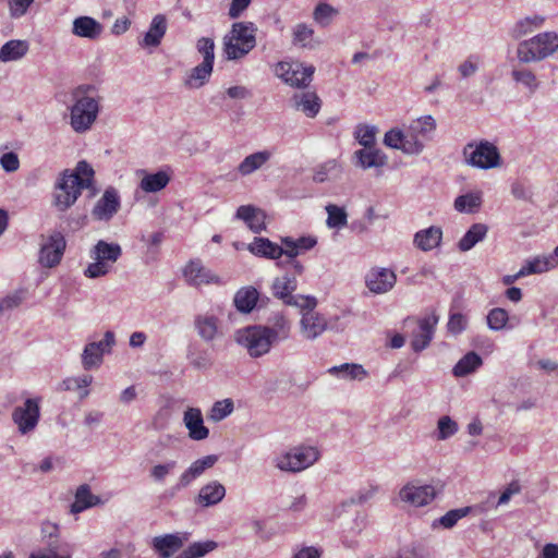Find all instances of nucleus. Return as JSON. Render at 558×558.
Wrapping results in <instances>:
<instances>
[{
  "instance_id": "nucleus-54",
  "label": "nucleus",
  "mask_w": 558,
  "mask_h": 558,
  "mask_svg": "<svg viewBox=\"0 0 558 558\" xmlns=\"http://www.w3.org/2000/svg\"><path fill=\"white\" fill-rule=\"evenodd\" d=\"M487 326L490 330L500 331L507 328V323L509 320V314L505 308L494 307L492 308L487 316Z\"/></svg>"
},
{
  "instance_id": "nucleus-2",
  "label": "nucleus",
  "mask_w": 558,
  "mask_h": 558,
  "mask_svg": "<svg viewBox=\"0 0 558 558\" xmlns=\"http://www.w3.org/2000/svg\"><path fill=\"white\" fill-rule=\"evenodd\" d=\"M435 130V119L432 116H423L412 120L405 130L393 128L387 131L384 144L405 155H420L424 150V142L433 137Z\"/></svg>"
},
{
  "instance_id": "nucleus-31",
  "label": "nucleus",
  "mask_w": 558,
  "mask_h": 558,
  "mask_svg": "<svg viewBox=\"0 0 558 558\" xmlns=\"http://www.w3.org/2000/svg\"><path fill=\"white\" fill-rule=\"evenodd\" d=\"M194 326L197 335L206 342H211L219 336V319L213 314L197 315Z\"/></svg>"
},
{
  "instance_id": "nucleus-25",
  "label": "nucleus",
  "mask_w": 558,
  "mask_h": 558,
  "mask_svg": "<svg viewBox=\"0 0 558 558\" xmlns=\"http://www.w3.org/2000/svg\"><path fill=\"white\" fill-rule=\"evenodd\" d=\"M290 101L294 109L302 111L308 118L316 117L322 107L319 97L311 90L294 93Z\"/></svg>"
},
{
  "instance_id": "nucleus-51",
  "label": "nucleus",
  "mask_w": 558,
  "mask_h": 558,
  "mask_svg": "<svg viewBox=\"0 0 558 558\" xmlns=\"http://www.w3.org/2000/svg\"><path fill=\"white\" fill-rule=\"evenodd\" d=\"M341 174V167L335 160H328L315 169L313 180L323 183L327 180L337 179Z\"/></svg>"
},
{
  "instance_id": "nucleus-11",
  "label": "nucleus",
  "mask_w": 558,
  "mask_h": 558,
  "mask_svg": "<svg viewBox=\"0 0 558 558\" xmlns=\"http://www.w3.org/2000/svg\"><path fill=\"white\" fill-rule=\"evenodd\" d=\"M298 288L296 277L291 274H284L274 279L271 291L274 296L281 300L286 305L300 308L315 307L317 302L314 296L294 295Z\"/></svg>"
},
{
  "instance_id": "nucleus-5",
  "label": "nucleus",
  "mask_w": 558,
  "mask_h": 558,
  "mask_svg": "<svg viewBox=\"0 0 558 558\" xmlns=\"http://www.w3.org/2000/svg\"><path fill=\"white\" fill-rule=\"evenodd\" d=\"M558 50V34L555 32L539 33L530 39L522 40L517 47V59L522 64L539 62Z\"/></svg>"
},
{
  "instance_id": "nucleus-64",
  "label": "nucleus",
  "mask_w": 558,
  "mask_h": 558,
  "mask_svg": "<svg viewBox=\"0 0 558 558\" xmlns=\"http://www.w3.org/2000/svg\"><path fill=\"white\" fill-rule=\"evenodd\" d=\"M448 330L454 335L462 332L466 327V318L460 313H453L447 324Z\"/></svg>"
},
{
  "instance_id": "nucleus-28",
  "label": "nucleus",
  "mask_w": 558,
  "mask_h": 558,
  "mask_svg": "<svg viewBox=\"0 0 558 558\" xmlns=\"http://www.w3.org/2000/svg\"><path fill=\"white\" fill-rule=\"evenodd\" d=\"M247 248L255 256L278 262L284 256L283 245H279L267 238H255Z\"/></svg>"
},
{
  "instance_id": "nucleus-45",
  "label": "nucleus",
  "mask_w": 558,
  "mask_h": 558,
  "mask_svg": "<svg viewBox=\"0 0 558 558\" xmlns=\"http://www.w3.org/2000/svg\"><path fill=\"white\" fill-rule=\"evenodd\" d=\"M482 363V357L477 353L469 352L453 366L452 374L456 377H464L476 371Z\"/></svg>"
},
{
  "instance_id": "nucleus-57",
  "label": "nucleus",
  "mask_w": 558,
  "mask_h": 558,
  "mask_svg": "<svg viewBox=\"0 0 558 558\" xmlns=\"http://www.w3.org/2000/svg\"><path fill=\"white\" fill-rule=\"evenodd\" d=\"M234 410L233 401L231 399H225L217 401L211 407L209 417L214 422H220L229 416Z\"/></svg>"
},
{
  "instance_id": "nucleus-36",
  "label": "nucleus",
  "mask_w": 558,
  "mask_h": 558,
  "mask_svg": "<svg viewBox=\"0 0 558 558\" xmlns=\"http://www.w3.org/2000/svg\"><path fill=\"white\" fill-rule=\"evenodd\" d=\"M72 32L75 36L95 39L101 34L102 26L90 16H80L73 21Z\"/></svg>"
},
{
  "instance_id": "nucleus-18",
  "label": "nucleus",
  "mask_w": 558,
  "mask_h": 558,
  "mask_svg": "<svg viewBox=\"0 0 558 558\" xmlns=\"http://www.w3.org/2000/svg\"><path fill=\"white\" fill-rule=\"evenodd\" d=\"M397 282L395 271L384 267H373L365 275V286L374 294L389 292Z\"/></svg>"
},
{
  "instance_id": "nucleus-17",
  "label": "nucleus",
  "mask_w": 558,
  "mask_h": 558,
  "mask_svg": "<svg viewBox=\"0 0 558 558\" xmlns=\"http://www.w3.org/2000/svg\"><path fill=\"white\" fill-rule=\"evenodd\" d=\"M66 242L64 235L61 232H53L47 240L41 244L39 252V263L44 267L57 266L64 253Z\"/></svg>"
},
{
  "instance_id": "nucleus-52",
  "label": "nucleus",
  "mask_w": 558,
  "mask_h": 558,
  "mask_svg": "<svg viewBox=\"0 0 558 558\" xmlns=\"http://www.w3.org/2000/svg\"><path fill=\"white\" fill-rule=\"evenodd\" d=\"M327 220L326 225L329 229H341L348 223V215L343 207L333 204L326 206Z\"/></svg>"
},
{
  "instance_id": "nucleus-1",
  "label": "nucleus",
  "mask_w": 558,
  "mask_h": 558,
  "mask_svg": "<svg viewBox=\"0 0 558 558\" xmlns=\"http://www.w3.org/2000/svg\"><path fill=\"white\" fill-rule=\"evenodd\" d=\"M95 171L85 160L76 163L73 170L65 169L57 177L52 190V205L58 211L71 208L83 190L89 189L94 182Z\"/></svg>"
},
{
  "instance_id": "nucleus-63",
  "label": "nucleus",
  "mask_w": 558,
  "mask_h": 558,
  "mask_svg": "<svg viewBox=\"0 0 558 558\" xmlns=\"http://www.w3.org/2000/svg\"><path fill=\"white\" fill-rule=\"evenodd\" d=\"M0 166L5 172H15L20 168V159L16 153H4L0 157Z\"/></svg>"
},
{
  "instance_id": "nucleus-42",
  "label": "nucleus",
  "mask_w": 558,
  "mask_h": 558,
  "mask_svg": "<svg viewBox=\"0 0 558 558\" xmlns=\"http://www.w3.org/2000/svg\"><path fill=\"white\" fill-rule=\"evenodd\" d=\"M488 228L484 223H474L460 239L458 247L461 252H468L486 236Z\"/></svg>"
},
{
  "instance_id": "nucleus-49",
  "label": "nucleus",
  "mask_w": 558,
  "mask_h": 558,
  "mask_svg": "<svg viewBox=\"0 0 558 558\" xmlns=\"http://www.w3.org/2000/svg\"><path fill=\"white\" fill-rule=\"evenodd\" d=\"M470 512H471V507H462V508L449 510L442 517L435 520L432 523V527L436 529L438 526H441L444 529H451L458 523L459 520L465 518Z\"/></svg>"
},
{
  "instance_id": "nucleus-50",
  "label": "nucleus",
  "mask_w": 558,
  "mask_h": 558,
  "mask_svg": "<svg viewBox=\"0 0 558 558\" xmlns=\"http://www.w3.org/2000/svg\"><path fill=\"white\" fill-rule=\"evenodd\" d=\"M217 548L214 541L195 542L181 551L175 558H202Z\"/></svg>"
},
{
  "instance_id": "nucleus-60",
  "label": "nucleus",
  "mask_w": 558,
  "mask_h": 558,
  "mask_svg": "<svg viewBox=\"0 0 558 558\" xmlns=\"http://www.w3.org/2000/svg\"><path fill=\"white\" fill-rule=\"evenodd\" d=\"M336 14V10L327 4V3H319L313 13L314 20L322 24V25H328L331 17Z\"/></svg>"
},
{
  "instance_id": "nucleus-20",
  "label": "nucleus",
  "mask_w": 558,
  "mask_h": 558,
  "mask_svg": "<svg viewBox=\"0 0 558 558\" xmlns=\"http://www.w3.org/2000/svg\"><path fill=\"white\" fill-rule=\"evenodd\" d=\"M120 206L119 192L114 187H108L95 204L92 215L99 221H109L118 213Z\"/></svg>"
},
{
  "instance_id": "nucleus-30",
  "label": "nucleus",
  "mask_w": 558,
  "mask_h": 558,
  "mask_svg": "<svg viewBox=\"0 0 558 558\" xmlns=\"http://www.w3.org/2000/svg\"><path fill=\"white\" fill-rule=\"evenodd\" d=\"M442 230L440 227L430 226L414 234V245L423 252L432 251L441 243Z\"/></svg>"
},
{
  "instance_id": "nucleus-26",
  "label": "nucleus",
  "mask_w": 558,
  "mask_h": 558,
  "mask_svg": "<svg viewBox=\"0 0 558 558\" xmlns=\"http://www.w3.org/2000/svg\"><path fill=\"white\" fill-rule=\"evenodd\" d=\"M354 165L363 170L371 168H381L387 163V156L380 149L373 147H364L354 151Z\"/></svg>"
},
{
  "instance_id": "nucleus-14",
  "label": "nucleus",
  "mask_w": 558,
  "mask_h": 558,
  "mask_svg": "<svg viewBox=\"0 0 558 558\" xmlns=\"http://www.w3.org/2000/svg\"><path fill=\"white\" fill-rule=\"evenodd\" d=\"M438 316L430 314L418 319L407 318L405 327L415 325L411 333V348L414 352H421L426 349L433 340Z\"/></svg>"
},
{
  "instance_id": "nucleus-39",
  "label": "nucleus",
  "mask_w": 558,
  "mask_h": 558,
  "mask_svg": "<svg viewBox=\"0 0 558 558\" xmlns=\"http://www.w3.org/2000/svg\"><path fill=\"white\" fill-rule=\"evenodd\" d=\"M99 504H101L100 497L92 494L90 487L83 484L76 489L75 500L71 505V512L80 513Z\"/></svg>"
},
{
  "instance_id": "nucleus-6",
  "label": "nucleus",
  "mask_w": 558,
  "mask_h": 558,
  "mask_svg": "<svg viewBox=\"0 0 558 558\" xmlns=\"http://www.w3.org/2000/svg\"><path fill=\"white\" fill-rule=\"evenodd\" d=\"M464 162L473 168L489 170L501 167L502 158L498 147L486 140L471 142L462 150Z\"/></svg>"
},
{
  "instance_id": "nucleus-8",
  "label": "nucleus",
  "mask_w": 558,
  "mask_h": 558,
  "mask_svg": "<svg viewBox=\"0 0 558 558\" xmlns=\"http://www.w3.org/2000/svg\"><path fill=\"white\" fill-rule=\"evenodd\" d=\"M265 330L264 325H251L234 332V341L246 350L253 359L268 354L276 344Z\"/></svg>"
},
{
  "instance_id": "nucleus-55",
  "label": "nucleus",
  "mask_w": 558,
  "mask_h": 558,
  "mask_svg": "<svg viewBox=\"0 0 558 558\" xmlns=\"http://www.w3.org/2000/svg\"><path fill=\"white\" fill-rule=\"evenodd\" d=\"M177 465L178 463L174 460H169L165 463L155 464L150 469L149 475L154 482L158 484H163L166 478L174 472Z\"/></svg>"
},
{
  "instance_id": "nucleus-33",
  "label": "nucleus",
  "mask_w": 558,
  "mask_h": 558,
  "mask_svg": "<svg viewBox=\"0 0 558 558\" xmlns=\"http://www.w3.org/2000/svg\"><path fill=\"white\" fill-rule=\"evenodd\" d=\"M29 50V43L24 39H11L0 48V62L8 63L23 59Z\"/></svg>"
},
{
  "instance_id": "nucleus-61",
  "label": "nucleus",
  "mask_w": 558,
  "mask_h": 558,
  "mask_svg": "<svg viewBox=\"0 0 558 558\" xmlns=\"http://www.w3.org/2000/svg\"><path fill=\"white\" fill-rule=\"evenodd\" d=\"M480 58L475 54H471L464 60L459 66L458 71L463 78H468L475 74L478 70Z\"/></svg>"
},
{
  "instance_id": "nucleus-58",
  "label": "nucleus",
  "mask_w": 558,
  "mask_h": 558,
  "mask_svg": "<svg viewBox=\"0 0 558 558\" xmlns=\"http://www.w3.org/2000/svg\"><path fill=\"white\" fill-rule=\"evenodd\" d=\"M34 2L35 0H7L10 17L17 20L25 16Z\"/></svg>"
},
{
  "instance_id": "nucleus-35",
  "label": "nucleus",
  "mask_w": 558,
  "mask_h": 558,
  "mask_svg": "<svg viewBox=\"0 0 558 558\" xmlns=\"http://www.w3.org/2000/svg\"><path fill=\"white\" fill-rule=\"evenodd\" d=\"M167 32V21L161 14L154 16L148 31L140 41L142 47H157Z\"/></svg>"
},
{
  "instance_id": "nucleus-27",
  "label": "nucleus",
  "mask_w": 558,
  "mask_h": 558,
  "mask_svg": "<svg viewBox=\"0 0 558 558\" xmlns=\"http://www.w3.org/2000/svg\"><path fill=\"white\" fill-rule=\"evenodd\" d=\"M225 496V486L218 481H210L201 487L194 501L197 506L207 508L218 505Z\"/></svg>"
},
{
  "instance_id": "nucleus-13",
  "label": "nucleus",
  "mask_w": 558,
  "mask_h": 558,
  "mask_svg": "<svg viewBox=\"0 0 558 558\" xmlns=\"http://www.w3.org/2000/svg\"><path fill=\"white\" fill-rule=\"evenodd\" d=\"M41 398H28L22 405L16 407L12 412V421L22 435L35 430L40 418Z\"/></svg>"
},
{
  "instance_id": "nucleus-7",
  "label": "nucleus",
  "mask_w": 558,
  "mask_h": 558,
  "mask_svg": "<svg viewBox=\"0 0 558 558\" xmlns=\"http://www.w3.org/2000/svg\"><path fill=\"white\" fill-rule=\"evenodd\" d=\"M121 255L122 248L118 243L99 240L89 252L94 262L85 268L84 275L90 279L106 276Z\"/></svg>"
},
{
  "instance_id": "nucleus-19",
  "label": "nucleus",
  "mask_w": 558,
  "mask_h": 558,
  "mask_svg": "<svg viewBox=\"0 0 558 558\" xmlns=\"http://www.w3.org/2000/svg\"><path fill=\"white\" fill-rule=\"evenodd\" d=\"M185 281L193 287L203 284H221L222 280L210 269L206 268L199 259L191 260L183 269Z\"/></svg>"
},
{
  "instance_id": "nucleus-53",
  "label": "nucleus",
  "mask_w": 558,
  "mask_h": 558,
  "mask_svg": "<svg viewBox=\"0 0 558 558\" xmlns=\"http://www.w3.org/2000/svg\"><path fill=\"white\" fill-rule=\"evenodd\" d=\"M377 128L375 125L359 124L354 130V138L363 147L375 146Z\"/></svg>"
},
{
  "instance_id": "nucleus-21",
  "label": "nucleus",
  "mask_w": 558,
  "mask_h": 558,
  "mask_svg": "<svg viewBox=\"0 0 558 558\" xmlns=\"http://www.w3.org/2000/svg\"><path fill=\"white\" fill-rule=\"evenodd\" d=\"M189 536L186 532L165 534L154 537L151 545L159 558H169L189 541Z\"/></svg>"
},
{
  "instance_id": "nucleus-15",
  "label": "nucleus",
  "mask_w": 558,
  "mask_h": 558,
  "mask_svg": "<svg viewBox=\"0 0 558 558\" xmlns=\"http://www.w3.org/2000/svg\"><path fill=\"white\" fill-rule=\"evenodd\" d=\"M219 460L217 454L202 457L194 462L179 476L174 486L166 492V495L173 497L178 492L189 487L195 480L201 477L206 470L213 468Z\"/></svg>"
},
{
  "instance_id": "nucleus-44",
  "label": "nucleus",
  "mask_w": 558,
  "mask_h": 558,
  "mask_svg": "<svg viewBox=\"0 0 558 558\" xmlns=\"http://www.w3.org/2000/svg\"><path fill=\"white\" fill-rule=\"evenodd\" d=\"M511 77L517 84L524 86L531 94L535 93L541 85L536 74L527 68L513 66Z\"/></svg>"
},
{
  "instance_id": "nucleus-38",
  "label": "nucleus",
  "mask_w": 558,
  "mask_h": 558,
  "mask_svg": "<svg viewBox=\"0 0 558 558\" xmlns=\"http://www.w3.org/2000/svg\"><path fill=\"white\" fill-rule=\"evenodd\" d=\"M558 267V262L555 257L554 252L548 255H537L531 259H527L522 268L525 275L543 274Z\"/></svg>"
},
{
  "instance_id": "nucleus-47",
  "label": "nucleus",
  "mask_w": 558,
  "mask_h": 558,
  "mask_svg": "<svg viewBox=\"0 0 558 558\" xmlns=\"http://www.w3.org/2000/svg\"><path fill=\"white\" fill-rule=\"evenodd\" d=\"M482 205V192H470L458 196L454 199V209L459 213L471 214L476 211Z\"/></svg>"
},
{
  "instance_id": "nucleus-16",
  "label": "nucleus",
  "mask_w": 558,
  "mask_h": 558,
  "mask_svg": "<svg viewBox=\"0 0 558 558\" xmlns=\"http://www.w3.org/2000/svg\"><path fill=\"white\" fill-rule=\"evenodd\" d=\"M436 496L435 486L430 484L421 485L415 482L405 484L399 492L400 500L413 507H424L430 504Z\"/></svg>"
},
{
  "instance_id": "nucleus-29",
  "label": "nucleus",
  "mask_w": 558,
  "mask_h": 558,
  "mask_svg": "<svg viewBox=\"0 0 558 558\" xmlns=\"http://www.w3.org/2000/svg\"><path fill=\"white\" fill-rule=\"evenodd\" d=\"M280 242L284 247V257H298L314 248L317 244V238L314 235H302L296 239L282 236Z\"/></svg>"
},
{
  "instance_id": "nucleus-62",
  "label": "nucleus",
  "mask_w": 558,
  "mask_h": 558,
  "mask_svg": "<svg viewBox=\"0 0 558 558\" xmlns=\"http://www.w3.org/2000/svg\"><path fill=\"white\" fill-rule=\"evenodd\" d=\"M544 17L535 15L532 17H525L518 23L519 35H525L532 33L534 29L539 28L544 23Z\"/></svg>"
},
{
  "instance_id": "nucleus-46",
  "label": "nucleus",
  "mask_w": 558,
  "mask_h": 558,
  "mask_svg": "<svg viewBox=\"0 0 558 558\" xmlns=\"http://www.w3.org/2000/svg\"><path fill=\"white\" fill-rule=\"evenodd\" d=\"M92 383L93 376L87 374L77 377H66L60 383L58 389L62 391L81 390L80 397L84 399L89 395L87 387Z\"/></svg>"
},
{
  "instance_id": "nucleus-4",
  "label": "nucleus",
  "mask_w": 558,
  "mask_h": 558,
  "mask_svg": "<svg viewBox=\"0 0 558 558\" xmlns=\"http://www.w3.org/2000/svg\"><path fill=\"white\" fill-rule=\"evenodd\" d=\"M257 28L252 22H236L223 36L222 51L227 60H239L248 54L256 46Z\"/></svg>"
},
{
  "instance_id": "nucleus-59",
  "label": "nucleus",
  "mask_w": 558,
  "mask_h": 558,
  "mask_svg": "<svg viewBox=\"0 0 558 558\" xmlns=\"http://www.w3.org/2000/svg\"><path fill=\"white\" fill-rule=\"evenodd\" d=\"M197 51L203 56V62L214 64L215 61V43L209 37H201L196 43Z\"/></svg>"
},
{
  "instance_id": "nucleus-24",
  "label": "nucleus",
  "mask_w": 558,
  "mask_h": 558,
  "mask_svg": "<svg viewBox=\"0 0 558 558\" xmlns=\"http://www.w3.org/2000/svg\"><path fill=\"white\" fill-rule=\"evenodd\" d=\"M264 328L271 340L277 344L289 339L291 333V322L282 312L272 313L264 325Z\"/></svg>"
},
{
  "instance_id": "nucleus-56",
  "label": "nucleus",
  "mask_w": 558,
  "mask_h": 558,
  "mask_svg": "<svg viewBox=\"0 0 558 558\" xmlns=\"http://www.w3.org/2000/svg\"><path fill=\"white\" fill-rule=\"evenodd\" d=\"M459 427L456 421H453L450 416L444 415L439 417L437 422V439L446 440L452 437Z\"/></svg>"
},
{
  "instance_id": "nucleus-40",
  "label": "nucleus",
  "mask_w": 558,
  "mask_h": 558,
  "mask_svg": "<svg viewBox=\"0 0 558 558\" xmlns=\"http://www.w3.org/2000/svg\"><path fill=\"white\" fill-rule=\"evenodd\" d=\"M271 158L269 150H260L246 156L238 166V172L243 175H250L259 170Z\"/></svg>"
},
{
  "instance_id": "nucleus-41",
  "label": "nucleus",
  "mask_w": 558,
  "mask_h": 558,
  "mask_svg": "<svg viewBox=\"0 0 558 558\" xmlns=\"http://www.w3.org/2000/svg\"><path fill=\"white\" fill-rule=\"evenodd\" d=\"M328 373L338 378L351 380H363L368 375L363 365L356 363H343L332 366L328 369Z\"/></svg>"
},
{
  "instance_id": "nucleus-12",
  "label": "nucleus",
  "mask_w": 558,
  "mask_h": 558,
  "mask_svg": "<svg viewBox=\"0 0 558 558\" xmlns=\"http://www.w3.org/2000/svg\"><path fill=\"white\" fill-rule=\"evenodd\" d=\"M116 345V335L111 330H107L104 338L99 341H88L81 354L82 367L85 371L98 369L105 354H109Z\"/></svg>"
},
{
  "instance_id": "nucleus-9",
  "label": "nucleus",
  "mask_w": 558,
  "mask_h": 558,
  "mask_svg": "<svg viewBox=\"0 0 558 558\" xmlns=\"http://www.w3.org/2000/svg\"><path fill=\"white\" fill-rule=\"evenodd\" d=\"M319 459L314 446H298L274 458V465L282 472L298 473L312 466Z\"/></svg>"
},
{
  "instance_id": "nucleus-37",
  "label": "nucleus",
  "mask_w": 558,
  "mask_h": 558,
  "mask_svg": "<svg viewBox=\"0 0 558 558\" xmlns=\"http://www.w3.org/2000/svg\"><path fill=\"white\" fill-rule=\"evenodd\" d=\"M143 177L140 181V189L145 193H157L163 190L170 182V175L166 171H158L155 173H147L141 171Z\"/></svg>"
},
{
  "instance_id": "nucleus-10",
  "label": "nucleus",
  "mask_w": 558,
  "mask_h": 558,
  "mask_svg": "<svg viewBox=\"0 0 558 558\" xmlns=\"http://www.w3.org/2000/svg\"><path fill=\"white\" fill-rule=\"evenodd\" d=\"M274 73L284 84L294 88L305 89L313 81L315 66L300 61L284 60L279 61L275 65Z\"/></svg>"
},
{
  "instance_id": "nucleus-48",
  "label": "nucleus",
  "mask_w": 558,
  "mask_h": 558,
  "mask_svg": "<svg viewBox=\"0 0 558 558\" xmlns=\"http://www.w3.org/2000/svg\"><path fill=\"white\" fill-rule=\"evenodd\" d=\"M214 64L202 62L196 65L186 80V85L191 88H199L206 84L213 72Z\"/></svg>"
},
{
  "instance_id": "nucleus-23",
  "label": "nucleus",
  "mask_w": 558,
  "mask_h": 558,
  "mask_svg": "<svg viewBox=\"0 0 558 558\" xmlns=\"http://www.w3.org/2000/svg\"><path fill=\"white\" fill-rule=\"evenodd\" d=\"M183 423L193 440H204L209 436V429L204 425L201 409L187 408L183 413Z\"/></svg>"
},
{
  "instance_id": "nucleus-22",
  "label": "nucleus",
  "mask_w": 558,
  "mask_h": 558,
  "mask_svg": "<svg viewBox=\"0 0 558 558\" xmlns=\"http://www.w3.org/2000/svg\"><path fill=\"white\" fill-rule=\"evenodd\" d=\"M301 333L307 340L318 338L327 329V320L324 315L314 311V307L302 308Z\"/></svg>"
},
{
  "instance_id": "nucleus-43",
  "label": "nucleus",
  "mask_w": 558,
  "mask_h": 558,
  "mask_svg": "<svg viewBox=\"0 0 558 558\" xmlns=\"http://www.w3.org/2000/svg\"><path fill=\"white\" fill-rule=\"evenodd\" d=\"M292 44L295 47L313 49L318 43L314 39V29L304 23H299L292 29Z\"/></svg>"
},
{
  "instance_id": "nucleus-32",
  "label": "nucleus",
  "mask_w": 558,
  "mask_h": 558,
  "mask_svg": "<svg viewBox=\"0 0 558 558\" xmlns=\"http://www.w3.org/2000/svg\"><path fill=\"white\" fill-rule=\"evenodd\" d=\"M235 217L243 220L255 233H259L266 228L264 213L252 205L240 206L236 209Z\"/></svg>"
},
{
  "instance_id": "nucleus-3",
  "label": "nucleus",
  "mask_w": 558,
  "mask_h": 558,
  "mask_svg": "<svg viewBox=\"0 0 558 558\" xmlns=\"http://www.w3.org/2000/svg\"><path fill=\"white\" fill-rule=\"evenodd\" d=\"M101 97L96 86L84 84L72 92L70 125L76 133L88 131L97 120Z\"/></svg>"
},
{
  "instance_id": "nucleus-34",
  "label": "nucleus",
  "mask_w": 558,
  "mask_h": 558,
  "mask_svg": "<svg viewBox=\"0 0 558 558\" xmlns=\"http://www.w3.org/2000/svg\"><path fill=\"white\" fill-rule=\"evenodd\" d=\"M259 299V292L253 286H246L239 289L233 298V304L240 313H251Z\"/></svg>"
}]
</instances>
